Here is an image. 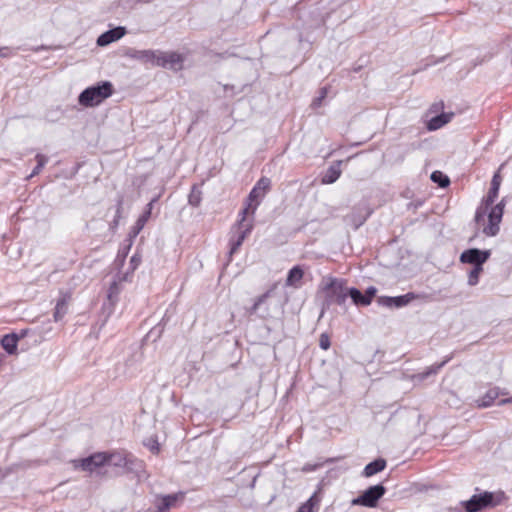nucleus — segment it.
Instances as JSON below:
<instances>
[{
    "label": "nucleus",
    "mask_w": 512,
    "mask_h": 512,
    "mask_svg": "<svg viewBox=\"0 0 512 512\" xmlns=\"http://www.w3.org/2000/svg\"><path fill=\"white\" fill-rule=\"evenodd\" d=\"M124 468L128 473L134 474L138 481L146 480L149 477L145 469L144 461L136 458L131 453L129 454L127 464Z\"/></svg>",
    "instance_id": "nucleus-12"
},
{
    "label": "nucleus",
    "mask_w": 512,
    "mask_h": 512,
    "mask_svg": "<svg viewBox=\"0 0 512 512\" xmlns=\"http://www.w3.org/2000/svg\"><path fill=\"white\" fill-rule=\"evenodd\" d=\"M347 281L341 278L329 277L321 283V290L324 293L323 309L332 304L344 306L347 300Z\"/></svg>",
    "instance_id": "nucleus-2"
},
{
    "label": "nucleus",
    "mask_w": 512,
    "mask_h": 512,
    "mask_svg": "<svg viewBox=\"0 0 512 512\" xmlns=\"http://www.w3.org/2000/svg\"><path fill=\"white\" fill-rule=\"evenodd\" d=\"M140 261H141V259L137 255H133L131 257V260H130L131 272H133L138 267V265L140 264Z\"/></svg>",
    "instance_id": "nucleus-40"
},
{
    "label": "nucleus",
    "mask_w": 512,
    "mask_h": 512,
    "mask_svg": "<svg viewBox=\"0 0 512 512\" xmlns=\"http://www.w3.org/2000/svg\"><path fill=\"white\" fill-rule=\"evenodd\" d=\"M490 255V250L470 248L461 253L460 261L473 266H483V264L489 259Z\"/></svg>",
    "instance_id": "nucleus-9"
},
{
    "label": "nucleus",
    "mask_w": 512,
    "mask_h": 512,
    "mask_svg": "<svg viewBox=\"0 0 512 512\" xmlns=\"http://www.w3.org/2000/svg\"><path fill=\"white\" fill-rule=\"evenodd\" d=\"M386 493V488L382 484H377L367 488L361 495L352 500V505L373 508L376 507L380 498Z\"/></svg>",
    "instance_id": "nucleus-7"
},
{
    "label": "nucleus",
    "mask_w": 512,
    "mask_h": 512,
    "mask_svg": "<svg viewBox=\"0 0 512 512\" xmlns=\"http://www.w3.org/2000/svg\"><path fill=\"white\" fill-rule=\"evenodd\" d=\"M454 116V113H442L438 116L431 118L428 121L427 128L430 131H435L449 123Z\"/></svg>",
    "instance_id": "nucleus-21"
},
{
    "label": "nucleus",
    "mask_w": 512,
    "mask_h": 512,
    "mask_svg": "<svg viewBox=\"0 0 512 512\" xmlns=\"http://www.w3.org/2000/svg\"><path fill=\"white\" fill-rule=\"evenodd\" d=\"M303 275H304V272L300 268V266H294L288 272L287 279H286V285L297 287L298 284L300 283L301 279L303 278Z\"/></svg>",
    "instance_id": "nucleus-24"
},
{
    "label": "nucleus",
    "mask_w": 512,
    "mask_h": 512,
    "mask_svg": "<svg viewBox=\"0 0 512 512\" xmlns=\"http://www.w3.org/2000/svg\"><path fill=\"white\" fill-rule=\"evenodd\" d=\"M330 345H331V343H330V338H329L328 334L322 333L319 338L320 348H322L323 350H327L330 347Z\"/></svg>",
    "instance_id": "nucleus-38"
},
{
    "label": "nucleus",
    "mask_w": 512,
    "mask_h": 512,
    "mask_svg": "<svg viewBox=\"0 0 512 512\" xmlns=\"http://www.w3.org/2000/svg\"><path fill=\"white\" fill-rule=\"evenodd\" d=\"M431 180L435 183H438L442 188L448 186L450 183L449 178L440 171H434L431 174Z\"/></svg>",
    "instance_id": "nucleus-32"
},
{
    "label": "nucleus",
    "mask_w": 512,
    "mask_h": 512,
    "mask_svg": "<svg viewBox=\"0 0 512 512\" xmlns=\"http://www.w3.org/2000/svg\"><path fill=\"white\" fill-rule=\"evenodd\" d=\"M167 67L175 70L183 68L184 57L178 52H168L167 54Z\"/></svg>",
    "instance_id": "nucleus-27"
},
{
    "label": "nucleus",
    "mask_w": 512,
    "mask_h": 512,
    "mask_svg": "<svg viewBox=\"0 0 512 512\" xmlns=\"http://www.w3.org/2000/svg\"><path fill=\"white\" fill-rule=\"evenodd\" d=\"M504 208H505V201L502 199L499 203L496 205H490L488 207V210L484 216V218L487 216L488 218V224H500L502 220V216L504 214Z\"/></svg>",
    "instance_id": "nucleus-17"
},
{
    "label": "nucleus",
    "mask_w": 512,
    "mask_h": 512,
    "mask_svg": "<svg viewBox=\"0 0 512 512\" xmlns=\"http://www.w3.org/2000/svg\"><path fill=\"white\" fill-rule=\"evenodd\" d=\"M120 291H121V287H120V284L118 283V281H113L108 289V294H107L108 301L104 302L103 306H102L103 312L106 313L105 321L112 314V312L114 310V306H115L116 302L118 301V295L120 294Z\"/></svg>",
    "instance_id": "nucleus-13"
},
{
    "label": "nucleus",
    "mask_w": 512,
    "mask_h": 512,
    "mask_svg": "<svg viewBox=\"0 0 512 512\" xmlns=\"http://www.w3.org/2000/svg\"><path fill=\"white\" fill-rule=\"evenodd\" d=\"M386 468V460L383 458L375 459L374 461L368 463L363 472L362 475L364 477H371L381 471H383Z\"/></svg>",
    "instance_id": "nucleus-22"
},
{
    "label": "nucleus",
    "mask_w": 512,
    "mask_h": 512,
    "mask_svg": "<svg viewBox=\"0 0 512 512\" xmlns=\"http://www.w3.org/2000/svg\"><path fill=\"white\" fill-rule=\"evenodd\" d=\"M507 499L504 492H488L473 495L469 500L462 502L466 512H479L502 504Z\"/></svg>",
    "instance_id": "nucleus-4"
},
{
    "label": "nucleus",
    "mask_w": 512,
    "mask_h": 512,
    "mask_svg": "<svg viewBox=\"0 0 512 512\" xmlns=\"http://www.w3.org/2000/svg\"><path fill=\"white\" fill-rule=\"evenodd\" d=\"M125 35V28L123 27H117L114 29H111L102 35H100L97 39V44L99 46H106L114 41L119 40Z\"/></svg>",
    "instance_id": "nucleus-18"
},
{
    "label": "nucleus",
    "mask_w": 512,
    "mask_h": 512,
    "mask_svg": "<svg viewBox=\"0 0 512 512\" xmlns=\"http://www.w3.org/2000/svg\"><path fill=\"white\" fill-rule=\"evenodd\" d=\"M341 175L340 164L332 165L328 168L325 175L323 176L321 182L323 184H332L334 183Z\"/></svg>",
    "instance_id": "nucleus-28"
},
{
    "label": "nucleus",
    "mask_w": 512,
    "mask_h": 512,
    "mask_svg": "<svg viewBox=\"0 0 512 512\" xmlns=\"http://www.w3.org/2000/svg\"><path fill=\"white\" fill-rule=\"evenodd\" d=\"M113 94V85L108 82H102L96 86L86 88L78 98L79 104L84 107H94L101 104L105 99Z\"/></svg>",
    "instance_id": "nucleus-5"
},
{
    "label": "nucleus",
    "mask_w": 512,
    "mask_h": 512,
    "mask_svg": "<svg viewBox=\"0 0 512 512\" xmlns=\"http://www.w3.org/2000/svg\"><path fill=\"white\" fill-rule=\"evenodd\" d=\"M155 512H169V510L162 508V506L155 502Z\"/></svg>",
    "instance_id": "nucleus-43"
},
{
    "label": "nucleus",
    "mask_w": 512,
    "mask_h": 512,
    "mask_svg": "<svg viewBox=\"0 0 512 512\" xmlns=\"http://www.w3.org/2000/svg\"><path fill=\"white\" fill-rule=\"evenodd\" d=\"M271 189V180L267 177H261L255 184V186L250 191L248 197L246 198L243 208L240 210L239 224H243L244 222H251L254 219V214L266 196V194Z\"/></svg>",
    "instance_id": "nucleus-1"
},
{
    "label": "nucleus",
    "mask_w": 512,
    "mask_h": 512,
    "mask_svg": "<svg viewBox=\"0 0 512 512\" xmlns=\"http://www.w3.org/2000/svg\"><path fill=\"white\" fill-rule=\"evenodd\" d=\"M167 54H168V52L158 51L155 66L166 68L167 67V57H166Z\"/></svg>",
    "instance_id": "nucleus-37"
},
{
    "label": "nucleus",
    "mask_w": 512,
    "mask_h": 512,
    "mask_svg": "<svg viewBox=\"0 0 512 512\" xmlns=\"http://www.w3.org/2000/svg\"><path fill=\"white\" fill-rule=\"evenodd\" d=\"M19 341V336L15 333L6 334L1 338V346L2 348L10 355L15 354L17 351V343Z\"/></svg>",
    "instance_id": "nucleus-23"
},
{
    "label": "nucleus",
    "mask_w": 512,
    "mask_h": 512,
    "mask_svg": "<svg viewBox=\"0 0 512 512\" xmlns=\"http://www.w3.org/2000/svg\"><path fill=\"white\" fill-rule=\"evenodd\" d=\"M106 465L105 452H98L80 461V467L84 471L93 472L97 468Z\"/></svg>",
    "instance_id": "nucleus-15"
},
{
    "label": "nucleus",
    "mask_w": 512,
    "mask_h": 512,
    "mask_svg": "<svg viewBox=\"0 0 512 512\" xmlns=\"http://www.w3.org/2000/svg\"><path fill=\"white\" fill-rule=\"evenodd\" d=\"M320 499L317 497V494L314 493L305 503H303L297 512H314V507L319 505Z\"/></svg>",
    "instance_id": "nucleus-30"
},
{
    "label": "nucleus",
    "mask_w": 512,
    "mask_h": 512,
    "mask_svg": "<svg viewBox=\"0 0 512 512\" xmlns=\"http://www.w3.org/2000/svg\"><path fill=\"white\" fill-rule=\"evenodd\" d=\"M443 106H444L443 102H440L438 104H434L433 108H435V111H437L438 109L443 108Z\"/></svg>",
    "instance_id": "nucleus-44"
},
{
    "label": "nucleus",
    "mask_w": 512,
    "mask_h": 512,
    "mask_svg": "<svg viewBox=\"0 0 512 512\" xmlns=\"http://www.w3.org/2000/svg\"><path fill=\"white\" fill-rule=\"evenodd\" d=\"M483 271V266H473L468 274V285L475 286L479 282V276Z\"/></svg>",
    "instance_id": "nucleus-31"
},
{
    "label": "nucleus",
    "mask_w": 512,
    "mask_h": 512,
    "mask_svg": "<svg viewBox=\"0 0 512 512\" xmlns=\"http://www.w3.org/2000/svg\"><path fill=\"white\" fill-rule=\"evenodd\" d=\"M450 360V358H447L445 359L444 361L438 363V364H434L430 367H428L425 371L419 373L417 375V377L420 379V380H424L426 378H428L429 376L431 375H435L438 373V371Z\"/></svg>",
    "instance_id": "nucleus-29"
},
{
    "label": "nucleus",
    "mask_w": 512,
    "mask_h": 512,
    "mask_svg": "<svg viewBox=\"0 0 512 512\" xmlns=\"http://www.w3.org/2000/svg\"><path fill=\"white\" fill-rule=\"evenodd\" d=\"M152 208H153V201H151L150 203L147 204L146 210L139 217L137 224H145L149 220Z\"/></svg>",
    "instance_id": "nucleus-35"
},
{
    "label": "nucleus",
    "mask_w": 512,
    "mask_h": 512,
    "mask_svg": "<svg viewBox=\"0 0 512 512\" xmlns=\"http://www.w3.org/2000/svg\"><path fill=\"white\" fill-rule=\"evenodd\" d=\"M145 445L151 450L153 453L159 452V444L156 440L150 439Z\"/></svg>",
    "instance_id": "nucleus-39"
},
{
    "label": "nucleus",
    "mask_w": 512,
    "mask_h": 512,
    "mask_svg": "<svg viewBox=\"0 0 512 512\" xmlns=\"http://www.w3.org/2000/svg\"><path fill=\"white\" fill-rule=\"evenodd\" d=\"M11 50L8 47H0V58L1 57H9L11 55Z\"/></svg>",
    "instance_id": "nucleus-42"
},
{
    "label": "nucleus",
    "mask_w": 512,
    "mask_h": 512,
    "mask_svg": "<svg viewBox=\"0 0 512 512\" xmlns=\"http://www.w3.org/2000/svg\"><path fill=\"white\" fill-rule=\"evenodd\" d=\"M377 289L374 286H370L362 293L355 287L348 288L347 298L350 297L352 302L357 306H368L371 304L374 296L376 295Z\"/></svg>",
    "instance_id": "nucleus-10"
},
{
    "label": "nucleus",
    "mask_w": 512,
    "mask_h": 512,
    "mask_svg": "<svg viewBox=\"0 0 512 512\" xmlns=\"http://www.w3.org/2000/svg\"><path fill=\"white\" fill-rule=\"evenodd\" d=\"M123 280H126V277H125V276H124V277H120V278H119V281H123Z\"/></svg>",
    "instance_id": "nucleus-45"
},
{
    "label": "nucleus",
    "mask_w": 512,
    "mask_h": 512,
    "mask_svg": "<svg viewBox=\"0 0 512 512\" xmlns=\"http://www.w3.org/2000/svg\"><path fill=\"white\" fill-rule=\"evenodd\" d=\"M129 452L126 451H113L110 453L105 452L106 464L114 467H125L129 457Z\"/></svg>",
    "instance_id": "nucleus-19"
},
{
    "label": "nucleus",
    "mask_w": 512,
    "mask_h": 512,
    "mask_svg": "<svg viewBox=\"0 0 512 512\" xmlns=\"http://www.w3.org/2000/svg\"><path fill=\"white\" fill-rule=\"evenodd\" d=\"M497 388L489 389L480 399L477 400L478 407H489L498 398Z\"/></svg>",
    "instance_id": "nucleus-25"
},
{
    "label": "nucleus",
    "mask_w": 512,
    "mask_h": 512,
    "mask_svg": "<svg viewBox=\"0 0 512 512\" xmlns=\"http://www.w3.org/2000/svg\"><path fill=\"white\" fill-rule=\"evenodd\" d=\"M500 231V226H484L483 227V234L487 237H493L496 236Z\"/></svg>",
    "instance_id": "nucleus-36"
},
{
    "label": "nucleus",
    "mask_w": 512,
    "mask_h": 512,
    "mask_svg": "<svg viewBox=\"0 0 512 512\" xmlns=\"http://www.w3.org/2000/svg\"><path fill=\"white\" fill-rule=\"evenodd\" d=\"M35 159L37 161V165L29 176L30 178L38 175L48 161V158L43 154H37Z\"/></svg>",
    "instance_id": "nucleus-33"
},
{
    "label": "nucleus",
    "mask_w": 512,
    "mask_h": 512,
    "mask_svg": "<svg viewBox=\"0 0 512 512\" xmlns=\"http://www.w3.org/2000/svg\"><path fill=\"white\" fill-rule=\"evenodd\" d=\"M72 294L69 291H60L59 298L56 302L54 310V321H61L68 312L69 303L71 301Z\"/></svg>",
    "instance_id": "nucleus-14"
},
{
    "label": "nucleus",
    "mask_w": 512,
    "mask_h": 512,
    "mask_svg": "<svg viewBox=\"0 0 512 512\" xmlns=\"http://www.w3.org/2000/svg\"><path fill=\"white\" fill-rule=\"evenodd\" d=\"M321 465L320 464H305L302 468V471L303 472H312V471H315L317 468H319Z\"/></svg>",
    "instance_id": "nucleus-41"
},
{
    "label": "nucleus",
    "mask_w": 512,
    "mask_h": 512,
    "mask_svg": "<svg viewBox=\"0 0 512 512\" xmlns=\"http://www.w3.org/2000/svg\"><path fill=\"white\" fill-rule=\"evenodd\" d=\"M142 228H143V226H134L133 229L129 232L128 238L125 240L126 244L118 252L116 262L124 261L125 257L128 254V251L132 245L133 239L137 237V235L140 233Z\"/></svg>",
    "instance_id": "nucleus-20"
},
{
    "label": "nucleus",
    "mask_w": 512,
    "mask_h": 512,
    "mask_svg": "<svg viewBox=\"0 0 512 512\" xmlns=\"http://www.w3.org/2000/svg\"><path fill=\"white\" fill-rule=\"evenodd\" d=\"M202 192L200 189H198L196 186H193L190 194H189V203L192 205V206H199L200 202H201V199H202Z\"/></svg>",
    "instance_id": "nucleus-34"
},
{
    "label": "nucleus",
    "mask_w": 512,
    "mask_h": 512,
    "mask_svg": "<svg viewBox=\"0 0 512 512\" xmlns=\"http://www.w3.org/2000/svg\"><path fill=\"white\" fill-rule=\"evenodd\" d=\"M500 169L501 168H499L498 171L493 175L489 191L476 211L475 221L477 224L484 221V216L488 210V207L492 205L498 197L499 189L502 183Z\"/></svg>",
    "instance_id": "nucleus-6"
},
{
    "label": "nucleus",
    "mask_w": 512,
    "mask_h": 512,
    "mask_svg": "<svg viewBox=\"0 0 512 512\" xmlns=\"http://www.w3.org/2000/svg\"><path fill=\"white\" fill-rule=\"evenodd\" d=\"M184 497L185 493L179 491L177 493L168 495H157L155 502L159 503L162 508L170 510L171 508H175L177 506V502L183 501Z\"/></svg>",
    "instance_id": "nucleus-16"
},
{
    "label": "nucleus",
    "mask_w": 512,
    "mask_h": 512,
    "mask_svg": "<svg viewBox=\"0 0 512 512\" xmlns=\"http://www.w3.org/2000/svg\"><path fill=\"white\" fill-rule=\"evenodd\" d=\"M158 51L154 50H142L138 51L135 57L144 64H150L151 66L156 65Z\"/></svg>",
    "instance_id": "nucleus-26"
},
{
    "label": "nucleus",
    "mask_w": 512,
    "mask_h": 512,
    "mask_svg": "<svg viewBox=\"0 0 512 512\" xmlns=\"http://www.w3.org/2000/svg\"><path fill=\"white\" fill-rule=\"evenodd\" d=\"M416 298V295L412 292H409L404 295L389 297V296H381L377 299L379 305L388 307V308H400L409 304L412 300Z\"/></svg>",
    "instance_id": "nucleus-11"
},
{
    "label": "nucleus",
    "mask_w": 512,
    "mask_h": 512,
    "mask_svg": "<svg viewBox=\"0 0 512 512\" xmlns=\"http://www.w3.org/2000/svg\"><path fill=\"white\" fill-rule=\"evenodd\" d=\"M280 307L275 301V286L254 299L252 306L246 309L248 316H255L262 320L270 319L279 312Z\"/></svg>",
    "instance_id": "nucleus-3"
},
{
    "label": "nucleus",
    "mask_w": 512,
    "mask_h": 512,
    "mask_svg": "<svg viewBox=\"0 0 512 512\" xmlns=\"http://www.w3.org/2000/svg\"><path fill=\"white\" fill-rule=\"evenodd\" d=\"M232 226L229 231V261H231L233 254H235L241 247L243 241L251 234L253 226Z\"/></svg>",
    "instance_id": "nucleus-8"
}]
</instances>
